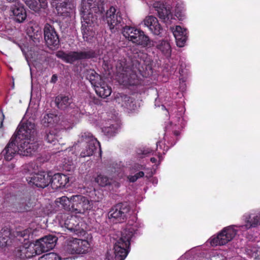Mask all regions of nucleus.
I'll return each instance as SVG.
<instances>
[{"instance_id":"de8ad7c7","label":"nucleus","mask_w":260,"mask_h":260,"mask_svg":"<svg viewBox=\"0 0 260 260\" xmlns=\"http://www.w3.org/2000/svg\"><path fill=\"white\" fill-rule=\"evenodd\" d=\"M57 80V76H56V75H55V74L53 75L51 77V82L52 83H55L56 82Z\"/></svg>"},{"instance_id":"393cba45","label":"nucleus","mask_w":260,"mask_h":260,"mask_svg":"<svg viewBox=\"0 0 260 260\" xmlns=\"http://www.w3.org/2000/svg\"><path fill=\"white\" fill-rule=\"evenodd\" d=\"M172 31L176 39L177 46L183 47L187 38L186 30L183 29L179 25H177L175 28H172Z\"/></svg>"},{"instance_id":"79ce46f5","label":"nucleus","mask_w":260,"mask_h":260,"mask_svg":"<svg viewBox=\"0 0 260 260\" xmlns=\"http://www.w3.org/2000/svg\"><path fill=\"white\" fill-rule=\"evenodd\" d=\"M156 150L159 154L162 153L165 154L169 150V147L161 141L157 142L156 143Z\"/></svg>"},{"instance_id":"4468645a","label":"nucleus","mask_w":260,"mask_h":260,"mask_svg":"<svg viewBox=\"0 0 260 260\" xmlns=\"http://www.w3.org/2000/svg\"><path fill=\"white\" fill-rule=\"evenodd\" d=\"M44 35L46 44L49 48L59 47V36L53 26L48 23L46 24L44 28Z\"/></svg>"},{"instance_id":"c03bdc74","label":"nucleus","mask_w":260,"mask_h":260,"mask_svg":"<svg viewBox=\"0 0 260 260\" xmlns=\"http://www.w3.org/2000/svg\"><path fill=\"white\" fill-rule=\"evenodd\" d=\"M143 169V166L139 164H135L131 168L130 171L131 174H134L139 171H141V170Z\"/></svg>"},{"instance_id":"37998d69","label":"nucleus","mask_w":260,"mask_h":260,"mask_svg":"<svg viewBox=\"0 0 260 260\" xmlns=\"http://www.w3.org/2000/svg\"><path fill=\"white\" fill-rule=\"evenodd\" d=\"M103 131L105 133V135L108 137H113L115 136L116 133L113 126L105 127L103 129Z\"/></svg>"},{"instance_id":"9b49d317","label":"nucleus","mask_w":260,"mask_h":260,"mask_svg":"<svg viewBox=\"0 0 260 260\" xmlns=\"http://www.w3.org/2000/svg\"><path fill=\"white\" fill-rule=\"evenodd\" d=\"M57 241V238L54 235H48L37 240L34 245L37 252L40 255L54 248Z\"/></svg>"},{"instance_id":"603ef678","label":"nucleus","mask_w":260,"mask_h":260,"mask_svg":"<svg viewBox=\"0 0 260 260\" xmlns=\"http://www.w3.org/2000/svg\"><path fill=\"white\" fill-rule=\"evenodd\" d=\"M11 168H14V165L12 164V165H11Z\"/></svg>"},{"instance_id":"58836bf2","label":"nucleus","mask_w":260,"mask_h":260,"mask_svg":"<svg viewBox=\"0 0 260 260\" xmlns=\"http://www.w3.org/2000/svg\"><path fill=\"white\" fill-rule=\"evenodd\" d=\"M56 202L59 203L64 210L71 211V197L69 198L66 196H63L57 199Z\"/></svg>"},{"instance_id":"c9c22d12","label":"nucleus","mask_w":260,"mask_h":260,"mask_svg":"<svg viewBox=\"0 0 260 260\" xmlns=\"http://www.w3.org/2000/svg\"><path fill=\"white\" fill-rule=\"evenodd\" d=\"M60 137V131L56 129H52L47 133L46 140L47 142L55 145L58 142V138Z\"/></svg>"},{"instance_id":"c756f323","label":"nucleus","mask_w":260,"mask_h":260,"mask_svg":"<svg viewBox=\"0 0 260 260\" xmlns=\"http://www.w3.org/2000/svg\"><path fill=\"white\" fill-rule=\"evenodd\" d=\"M134 40L133 43L141 46L143 47H146L151 46V40L149 37L146 35L144 31L139 29V33L137 37H133Z\"/></svg>"},{"instance_id":"e433bc0d","label":"nucleus","mask_w":260,"mask_h":260,"mask_svg":"<svg viewBox=\"0 0 260 260\" xmlns=\"http://www.w3.org/2000/svg\"><path fill=\"white\" fill-rule=\"evenodd\" d=\"M59 120V117L56 114L53 113L46 114L43 118V122L44 124H47V126L53 125Z\"/></svg>"},{"instance_id":"4c0bfd02","label":"nucleus","mask_w":260,"mask_h":260,"mask_svg":"<svg viewBox=\"0 0 260 260\" xmlns=\"http://www.w3.org/2000/svg\"><path fill=\"white\" fill-rule=\"evenodd\" d=\"M156 48L163 54L169 55L171 52V46L169 43L166 40L159 41L156 44Z\"/></svg>"},{"instance_id":"412c9836","label":"nucleus","mask_w":260,"mask_h":260,"mask_svg":"<svg viewBox=\"0 0 260 260\" xmlns=\"http://www.w3.org/2000/svg\"><path fill=\"white\" fill-rule=\"evenodd\" d=\"M144 23L155 35H159L162 31V28L155 17L153 16L146 17L144 20Z\"/></svg>"},{"instance_id":"473e14b6","label":"nucleus","mask_w":260,"mask_h":260,"mask_svg":"<svg viewBox=\"0 0 260 260\" xmlns=\"http://www.w3.org/2000/svg\"><path fill=\"white\" fill-rule=\"evenodd\" d=\"M77 238H70L68 239L64 244V250L69 254L72 255H77L78 248L77 247Z\"/></svg>"},{"instance_id":"cd10ccee","label":"nucleus","mask_w":260,"mask_h":260,"mask_svg":"<svg viewBox=\"0 0 260 260\" xmlns=\"http://www.w3.org/2000/svg\"><path fill=\"white\" fill-rule=\"evenodd\" d=\"M11 12L15 21L23 22L26 18V12L23 6H14L11 8Z\"/></svg>"},{"instance_id":"49530a36","label":"nucleus","mask_w":260,"mask_h":260,"mask_svg":"<svg viewBox=\"0 0 260 260\" xmlns=\"http://www.w3.org/2000/svg\"><path fill=\"white\" fill-rule=\"evenodd\" d=\"M127 178L128 180L132 183L135 182L137 180V177H136L135 175H128Z\"/></svg>"},{"instance_id":"09e8293b","label":"nucleus","mask_w":260,"mask_h":260,"mask_svg":"<svg viewBox=\"0 0 260 260\" xmlns=\"http://www.w3.org/2000/svg\"><path fill=\"white\" fill-rule=\"evenodd\" d=\"M173 134L176 136H178L180 135V132H179V131H174L173 132Z\"/></svg>"},{"instance_id":"1a4fd4ad","label":"nucleus","mask_w":260,"mask_h":260,"mask_svg":"<svg viewBox=\"0 0 260 260\" xmlns=\"http://www.w3.org/2000/svg\"><path fill=\"white\" fill-rule=\"evenodd\" d=\"M72 212L76 214H84L86 211L92 208L93 203L91 201L82 195H75L71 197Z\"/></svg>"},{"instance_id":"7c9ffc66","label":"nucleus","mask_w":260,"mask_h":260,"mask_svg":"<svg viewBox=\"0 0 260 260\" xmlns=\"http://www.w3.org/2000/svg\"><path fill=\"white\" fill-rule=\"evenodd\" d=\"M96 93L102 98H106L109 96L112 92V89L110 86L107 83L103 81L101 84L94 87Z\"/></svg>"},{"instance_id":"0eeeda50","label":"nucleus","mask_w":260,"mask_h":260,"mask_svg":"<svg viewBox=\"0 0 260 260\" xmlns=\"http://www.w3.org/2000/svg\"><path fill=\"white\" fill-rule=\"evenodd\" d=\"M60 217L61 220L60 221L61 224L78 236H83L86 234V231L82 227L83 223L80 221L79 218L75 216L71 215L67 213L61 214Z\"/></svg>"},{"instance_id":"f8f14e48","label":"nucleus","mask_w":260,"mask_h":260,"mask_svg":"<svg viewBox=\"0 0 260 260\" xmlns=\"http://www.w3.org/2000/svg\"><path fill=\"white\" fill-rule=\"evenodd\" d=\"M105 20L112 31L119 29L122 22L120 11L114 6H110L105 13Z\"/></svg>"},{"instance_id":"423d86ee","label":"nucleus","mask_w":260,"mask_h":260,"mask_svg":"<svg viewBox=\"0 0 260 260\" xmlns=\"http://www.w3.org/2000/svg\"><path fill=\"white\" fill-rule=\"evenodd\" d=\"M34 166V163L29 162L24 166V172L30 174V176L27 177L26 180L29 185L44 188L50 184V176L45 172L32 174Z\"/></svg>"},{"instance_id":"ea45409f","label":"nucleus","mask_w":260,"mask_h":260,"mask_svg":"<svg viewBox=\"0 0 260 260\" xmlns=\"http://www.w3.org/2000/svg\"><path fill=\"white\" fill-rule=\"evenodd\" d=\"M95 181L101 186H106L110 184L109 178L105 175L99 174L95 178Z\"/></svg>"},{"instance_id":"7ed1b4c3","label":"nucleus","mask_w":260,"mask_h":260,"mask_svg":"<svg viewBox=\"0 0 260 260\" xmlns=\"http://www.w3.org/2000/svg\"><path fill=\"white\" fill-rule=\"evenodd\" d=\"M104 0H82L80 12L82 18L81 30L84 41L90 42L95 35L98 17L104 16Z\"/></svg>"},{"instance_id":"bb28decb","label":"nucleus","mask_w":260,"mask_h":260,"mask_svg":"<svg viewBox=\"0 0 260 260\" xmlns=\"http://www.w3.org/2000/svg\"><path fill=\"white\" fill-rule=\"evenodd\" d=\"M25 4L36 13H39L42 9L47 7L46 0H23Z\"/></svg>"},{"instance_id":"2eb2a0df","label":"nucleus","mask_w":260,"mask_h":260,"mask_svg":"<svg viewBox=\"0 0 260 260\" xmlns=\"http://www.w3.org/2000/svg\"><path fill=\"white\" fill-rule=\"evenodd\" d=\"M14 254L16 257L22 259L31 258L37 254V252L34 245L26 243L23 245L16 247Z\"/></svg>"},{"instance_id":"aec40b11","label":"nucleus","mask_w":260,"mask_h":260,"mask_svg":"<svg viewBox=\"0 0 260 260\" xmlns=\"http://www.w3.org/2000/svg\"><path fill=\"white\" fill-rule=\"evenodd\" d=\"M69 177L61 174H55L52 177L50 176V184L52 188L58 189L69 186Z\"/></svg>"},{"instance_id":"8fccbe9b","label":"nucleus","mask_w":260,"mask_h":260,"mask_svg":"<svg viewBox=\"0 0 260 260\" xmlns=\"http://www.w3.org/2000/svg\"><path fill=\"white\" fill-rule=\"evenodd\" d=\"M150 161L151 162H152V163H155L157 161V159L156 158H155V157H151L150 158Z\"/></svg>"},{"instance_id":"39448f33","label":"nucleus","mask_w":260,"mask_h":260,"mask_svg":"<svg viewBox=\"0 0 260 260\" xmlns=\"http://www.w3.org/2000/svg\"><path fill=\"white\" fill-rule=\"evenodd\" d=\"M99 53L93 49H87L83 51H71L68 53L63 51H58L56 56L67 63H73L79 60H88L96 58Z\"/></svg>"},{"instance_id":"dca6fc26","label":"nucleus","mask_w":260,"mask_h":260,"mask_svg":"<svg viewBox=\"0 0 260 260\" xmlns=\"http://www.w3.org/2000/svg\"><path fill=\"white\" fill-rule=\"evenodd\" d=\"M53 3H55L56 10L59 15L67 17L74 12V5L70 0H53Z\"/></svg>"},{"instance_id":"f704fd0d","label":"nucleus","mask_w":260,"mask_h":260,"mask_svg":"<svg viewBox=\"0 0 260 260\" xmlns=\"http://www.w3.org/2000/svg\"><path fill=\"white\" fill-rule=\"evenodd\" d=\"M139 33V29L130 26H125L123 28L122 34L123 36L133 43L134 41L133 37H137Z\"/></svg>"},{"instance_id":"3c124183","label":"nucleus","mask_w":260,"mask_h":260,"mask_svg":"<svg viewBox=\"0 0 260 260\" xmlns=\"http://www.w3.org/2000/svg\"><path fill=\"white\" fill-rule=\"evenodd\" d=\"M3 126V120H2L1 122L0 128H2Z\"/></svg>"},{"instance_id":"a18cd8bd","label":"nucleus","mask_w":260,"mask_h":260,"mask_svg":"<svg viewBox=\"0 0 260 260\" xmlns=\"http://www.w3.org/2000/svg\"><path fill=\"white\" fill-rule=\"evenodd\" d=\"M135 176L136 177H137V179L138 180L139 178H141L144 176V173L143 171H139L138 172L135 173Z\"/></svg>"},{"instance_id":"9d476101","label":"nucleus","mask_w":260,"mask_h":260,"mask_svg":"<svg viewBox=\"0 0 260 260\" xmlns=\"http://www.w3.org/2000/svg\"><path fill=\"white\" fill-rule=\"evenodd\" d=\"M237 231L234 226H229L223 229L216 237H212L210 240L212 246L224 245L231 241L237 234Z\"/></svg>"},{"instance_id":"6e6552de","label":"nucleus","mask_w":260,"mask_h":260,"mask_svg":"<svg viewBox=\"0 0 260 260\" xmlns=\"http://www.w3.org/2000/svg\"><path fill=\"white\" fill-rule=\"evenodd\" d=\"M130 211L131 206L127 202L119 203L110 209L108 215L113 222L123 223L127 220Z\"/></svg>"},{"instance_id":"a19ab883","label":"nucleus","mask_w":260,"mask_h":260,"mask_svg":"<svg viewBox=\"0 0 260 260\" xmlns=\"http://www.w3.org/2000/svg\"><path fill=\"white\" fill-rule=\"evenodd\" d=\"M40 260H61V258L57 254L50 252L43 255Z\"/></svg>"},{"instance_id":"6ab92c4d","label":"nucleus","mask_w":260,"mask_h":260,"mask_svg":"<svg viewBox=\"0 0 260 260\" xmlns=\"http://www.w3.org/2000/svg\"><path fill=\"white\" fill-rule=\"evenodd\" d=\"M32 234L31 230L30 229H26L21 230L19 228L16 229L15 231L12 232L11 236L13 237V241L14 244L27 243L28 242L30 235Z\"/></svg>"},{"instance_id":"a211bd4d","label":"nucleus","mask_w":260,"mask_h":260,"mask_svg":"<svg viewBox=\"0 0 260 260\" xmlns=\"http://www.w3.org/2000/svg\"><path fill=\"white\" fill-rule=\"evenodd\" d=\"M56 106L60 110H68L74 108L75 104L73 99L70 95L60 94L55 99Z\"/></svg>"},{"instance_id":"f3484780","label":"nucleus","mask_w":260,"mask_h":260,"mask_svg":"<svg viewBox=\"0 0 260 260\" xmlns=\"http://www.w3.org/2000/svg\"><path fill=\"white\" fill-rule=\"evenodd\" d=\"M14 205L19 212H30L34 217L40 216V215L36 213L34 210H32L34 206V203L29 197H25L20 199Z\"/></svg>"},{"instance_id":"b1692460","label":"nucleus","mask_w":260,"mask_h":260,"mask_svg":"<svg viewBox=\"0 0 260 260\" xmlns=\"http://www.w3.org/2000/svg\"><path fill=\"white\" fill-rule=\"evenodd\" d=\"M154 8L157 11L158 17L164 22H167L168 20L172 18L173 15L169 8L160 2H156L154 4Z\"/></svg>"},{"instance_id":"5701e85b","label":"nucleus","mask_w":260,"mask_h":260,"mask_svg":"<svg viewBox=\"0 0 260 260\" xmlns=\"http://www.w3.org/2000/svg\"><path fill=\"white\" fill-rule=\"evenodd\" d=\"M144 23L155 35H159L162 31V28L155 17L153 16L146 17L144 20Z\"/></svg>"},{"instance_id":"20e7f679","label":"nucleus","mask_w":260,"mask_h":260,"mask_svg":"<svg viewBox=\"0 0 260 260\" xmlns=\"http://www.w3.org/2000/svg\"><path fill=\"white\" fill-rule=\"evenodd\" d=\"M135 231L133 228H126L121 232V237L115 242L114 250L115 260H124L128 253L131 240Z\"/></svg>"},{"instance_id":"f03ea898","label":"nucleus","mask_w":260,"mask_h":260,"mask_svg":"<svg viewBox=\"0 0 260 260\" xmlns=\"http://www.w3.org/2000/svg\"><path fill=\"white\" fill-rule=\"evenodd\" d=\"M152 60L143 51L133 53L131 66H126L125 59L117 61V71L120 73L119 81L123 85L135 86L141 83L139 75L147 78L152 74Z\"/></svg>"},{"instance_id":"f257e3e1","label":"nucleus","mask_w":260,"mask_h":260,"mask_svg":"<svg viewBox=\"0 0 260 260\" xmlns=\"http://www.w3.org/2000/svg\"><path fill=\"white\" fill-rule=\"evenodd\" d=\"M39 148L35 124L29 120L22 123L11 137L3 150L4 159L11 160L16 152L23 156H30Z\"/></svg>"},{"instance_id":"4be33fe9","label":"nucleus","mask_w":260,"mask_h":260,"mask_svg":"<svg viewBox=\"0 0 260 260\" xmlns=\"http://www.w3.org/2000/svg\"><path fill=\"white\" fill-rule=\"evenodd\" d=\"M144 23L155 35H159L162 31V28L155 17L153 16L146 17L144 20Z\"/></svg>"},{"instance_id":"c85d7f7f","label":"nucleus","mask_w":260,"mask_h":260,"mask_svg":"<svg viewBox=\"0 0 260 260\" xmlns=\"http://www.w3.org/2000/svg\"><path fill=\"white\" fill-rule=\"evenodd\" d=\"M12 232L8 229H2L0 232V246H9L14 243Z\"/></svg>"},{"instance_id":"72a5a7b5","label":"nucleus","mask_w":260,"mask_h":260,"mask_svg":"<svg viewBox=\"0 0 260 260\" xmlns=\"http://www.w3.org/2000/svg\"><path fill=\"white\" fill-rule=\"evenodd\" d=\"M77 245L78 250L77 255H82L87 253L89 251L90 244L87 240H82L77 238Z\"/></svg>"},{"instance_id":"ddd939ff","label":"nucleus","mask_w":260,"mask_h":260,"mask_svg":"<svg viewBox=\"0 0 260 260\" xmlns=\"http://www.w3.org/2000/svg\"><path fill=\"white\" fill-rule=\"evenodd\" d=\"M81 141L87 143L85 149L80 153V156L82 157L92 155L97 148L96 144L100 145V143L98 141L97 139L89 132L82 133L81 135Z\"/></svg>"},{"instance_id":"2f4dec72","label":"nucleus","mask_w":260,"mask_h":260,"mask_svg":"<svg viewBox=\"0 0 260 260\" xmlns=\"http://www.w3.org/2000/svg\"><path fill=\"white\" fill-rule=\"evenodd\" d=\"M86 79L89 81L94 87L103 81L101 76L98 74L94 70L91 69L87 71Z\"/></svg>"},{"instance_id":"a878e982","label":"nucleus","mask_w":260,"mask_h":260,"mask_svg":"<svg viewBox=\"0 0 260 260\" xmlns=\"http://www.w3.org/2000/svg\"><path fill=\"white\" fill-rule=\"evenodd\" d=\"M243 220L244 221V224L241 227L246 230L256 227L260 224V216L255 214H245L243 216Z\"/></svg>"}]
</instances>
